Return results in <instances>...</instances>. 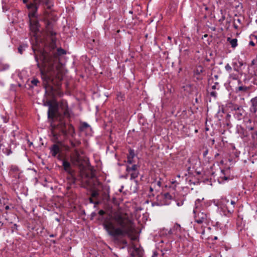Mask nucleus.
<instances>
[{"label": "nucleus", "mask_w": 257, "mask_h": 257, "mask_svg": "<svg viewBox=\"0 0 257 257\" xmlns=\"http://www.w3.org/2000/svg\"><path fill=\"white\" fill-rule=\"evenodd\" d=\"M103 226L115 242H120V238L126 236L133 240L137 238L134 222L127 214L122 212H114L110 219L104 221Z\"/></svg>", "instance_id": "nucleus-1"}, {"label": "nucleus", "mask_w": 257, "mask_h": 257, "mask_svg": "<svg viewBox=\"0 0 257 257\" xmlns=\"http://www.w3.org/2000/svg\"><path fill=\"white\" fill-rule=\"evenodd\" d=\"M57 54L56 53H48L46 51L43 50L40 52L39 59L42 62L40 64L39 61L38 57L35 55V60L37 62V67L39 68L42 77L46 81L50 79L48 73L53 70V65L56 59Z\"/></svg>", "instance_id": "nucleus-2"}, {"label": "nucleus", "mask_w": 257, "mask_h": 257, "mask_svg": "<svg viewBox=\"0 0 257 257\" xmlns=\"http://www.w3.org/2000/svg\"><path fill=\"white\" fill-rule=\"evenodd\" d=\"M63 166L64 170L70 175V177L71 178L74 183L79 181L84 188H87L91 186L90 179L93 178L94 176L92 173L89 174L84 172H81L79 175L77 177H76L74 175V171L71 168L70 163L69 162L64 160L63 161Z\"/></svg>", "instance_id": "nucleus-3"}, {"label": "nucleus", "mask_w": 257, "mask_h": 257, "mask_svg": "<svg viewBox=\"0 0 257 257\" xmlns=\"http://www.w3.org/2000/svg\"><path fill=\"white\" fill-rule=\"evenodd\" d=\"M52 126V134L56 139H58V137L60 136V134L58 133L57 131H59L64 136L69 135L73 137L75 133L73 126L71 124H67L61 117L59 118L58 123L54 124Z\"/></svg>", "instance_id": "nucleus-4"}, {"label": "nucleus", "mask_w": 257, "mask_h": 257, "mask_svg": "<svg viewBox=\"0 0 257 257\" xmlns=\"http://www.w3.org/2000/svg\"><path fill=\"white\" fill-rule=\"evenodd\" d=\"M27 8L30 10L28 16L29 17L30 28L34 33L39 31V24L36 19L37 7L33 4L27 5Z\"/></svg>", "instance_id": "nucleus-5"}, {"label": "nucleus", "mask_w": 257, "mask_h": 257, "mask_svg": "<svg viewBox=\"0 0 257 257\" xmlns=\"http://www.w3.org/2000/svg\"><path fill=\"white\" fill-rule=\"evenodd\" d=\"M195 221L198 224L207 223L209 222L208 215L206 212L198 210V208L193 209Z\"/></svg>", "instance_id": "nucleus-6"}, {"label": "nucleus", "mask_w": 257, "mask_h": 257, "mask_svg": "<svg viewBox=\"0 0 257 257\" xmlns=\"http://www.w3.org/2000/svg\"><path fill=\"white\" fill-rule=\"evenodd\" d=\"M140 166L138 165L134 164L132 166L127 165L126 167V176H130V180H133L136 179L139 175Z\"/></svg>", "instance_id": "nucleus-7"}, {"label": "nucleus", "mask_w": 257, "mask_h": 257, "mask_svg": "<svg viewBox=\"0 0 257 257\" xmlns=\"http://www.w3.org/2000/svg\"><path fill=\"white\" fill-rule=\"evenodd\" d=\"M59 104L56 100H54V104L50 106L48 111V118L51 119H58L60 117V114L58 111Z\"/></svg>", "instance_id": "nucleus-8"}, {"label": "nucleus", "mask_w": 257, "mask_h": 257, "mask_svg": "<svg viewBox=\"0 0 257 257\" xmlns=\"http://www.w3.org/2000/svg\"><path fill=\"white\" fill-rule=\"evenodd\" d=\"M71 161L74 165H79L82 162V158L77 149H75L71 156Z\"/></svg>", "instance_id": "nucleus-9"}, {"label": "nucleus", "mask_w": 257, "mask_h": 257, "mask_svg": "<svg viewBox=\"0 0 257 257\" xmlns=\"http://www.w3.org/2000/svg\"><path fill=\"white\" fill-rule=\"evenodd\" d=\"M182 227L178 223H176L172 228L170 229L168 231V234L175 235L177 237H180Z\"/></svg>", "instance_id": "nucleus-10"}, {"label": "nucleus", "mask_w": 257, "mask_h": 257, "mask_svg": "<svg viewBox=\"0 0 257 257\" xmlns=\"http://www.w3.org/2000/svg\"><path fill=\"white\" fill-rule=\"evenodd\" d=\"M59 107L61 108L63 111L64 115L67 117H69L70 114L69 112L68 104L66 100H62L60 103H58Z\"/></svg>", "instance_id": "nucleus-11"}, {"label": "nucleus", "mask_w": 257, "mask_h": 257, "mask_svg": "<svg viewBox=\"0 0 257 257\" xmlns=\"http://www.w3.org/2000/svg\"><path fill=\"white\" fill-rule=\"evenodd\" d=\"M250 111L252 113H256L257 112V96H255L250 100Z\"/></svg>", "instance_id": "nucleus-12"}, {"label": "nucleus", "mask_w": 257, "mask_h": 257, "mask_svg": "<svg viewBox=\"0 0 257 257\" xmlns=\"http://www.w3.org/2000/svg\"><path fill=\"white\" fill-rule=\"evenodd\" d=\"M46 29L47 33L48 35H50L52 37L55 36L56 35V33L53 31L52 24L51 22H47Z\"/></svg>", "instance_id": "nucleus-13"}, {"label": "nucleus", "mask_w": 257, "mask_h": 257, "mask_svg": "<svg viewBox=\"0 0 257 257\" xmlns=\"http://www.w3.org/2000/svg\"><path fill=\"white\" fill-rule=\"evenodd\" d=\"M60 152V149L58 145L54 144L51 148L52 155L55 157Z\"/></svg>", "instance_id": "nucleus-14"}, {"label": "nucleus", "mask_w": 257, "mask_h": 257, "mask_svg": "<svg viewBox=\"0 0 257 257\" xmlns=\"http://www.w3.org/2000/svg\"><path fill=\"white\" fill-rule=\"evenodd\" d=\"M250 89V87L240 85L236 88V92H242L244 93L247 92Z\"/></svg>", "instance_id": "nucleus-15"}, {"label": "nucleus", "mask_w": 257, "mask_h": 257, "mask_svg": "<svg viewBox=\"0 0 257 257\" xmlns=\"http://www.w3.org/2000/svg\"><path fill=\"white\" fill-rule=\"evenodd\" d=\"M227 41L229 42L231 47L233 48H235L237 45V39H231L230 38H227Z\"/></svg>", "instance_id": "nucleus-16"}, {"label": "nucleus", "mask_w": 257, "mask_h": 257, "mask_svg": "<svg viewBox=\"0 0 257 257\" xmlns=\"http://www.w3.org/2000/svg\"><path fill=\"white\" fill-rule=\"evenodd\" d=\"M222 205H224L225 206L226 210H227L228 212L229 213V208H230L231 206L230 205H228L229 203V201L228 199H223L221 201Z\"/></svg>", "instance_id": "nucleus-17"}, {"label": "nucleus", "mask_w": 257, "mask_h": 257, "mask_svg": "<svg viewBox=\"0 0 257 257\" xmlns=\"http://www.w3.org/2000/svg\"><path fill=\"white\" fill-rule=\"evenodd\" d=\"M9 65L5 63L2 61H0V71H4L9 68Z\"/></svg>", "instance_id": "nucleus-18"}, {"label": "nucleus", "mask_w": 257, "mask_h": 257, "mask_svg": "<svg viewBox=\"0 0 257 257\" xmlns=\"http://www.w3.org/2000/svg\"><path fill=\"white\" fill-rule=\"evenodd\" d=\"M204 70L202 66H198L196 67L194 70V73L196 75H200L201 73L204 72Z\"/></svg>", "instance_id": "nucleus-19"}, {"label": "nucleus", "mask_w": 257, "mask_h": 257, "mask_svg": "<svg viewBox=\"0 0 257 257\" xmlns=\"http://www.w3.org/2000/svg\"><path fill=\"white\" fill-rule=\"evenodd\" d=\"M235 204V202L233 200H231L230 202H229V203L228 205H230L231 207L229 208V213L230 214L234 212V205Z\"/></svg>", "instance_id": "nucleus-20"}, {"label": "nucleus", "mask_w": 257, "mask_h": 257, "mask_svg": "<svg viewBox=\"0 0 257 257\" xmlns=\"http://www.w3.org/2000/svg\"><path fill=\"white\" fill-rule=\"evenodd\" d=\"M229 78L232 80H238V75L237 74H235L234 73H231L229 74Z\"/></svg>", "instance_id": "nucleus-21"}, {"label": "nucleus", "mask_w": 257, "mask_h": 257, "mask_svg": "<svg viewBox=\"0 0 257 257\" xmlns=\"http://www.w3.org/2000/svg\"><path fill=\"white\" fill-rule=\"evenodd\" d=\"M33 3H31L30 4H33L38 8V5L42 2H46L48 0H32Z\"/></svg>", "instance_id": "nucleus-22"}, {"label": "nucleus", "mask_w": 257, "mask_h": 257, "mask_svg": "<svg viewBox=\"0 0 257 257\" xmlns=\"http://www.w3.org/2000/svg\"><path fill=\"white\" fill-rule=\"evenodd\" d=\"M135 154L134 150L132 149H129V153L127 155V157L134 159V158L135 157Z\"/></svg>", "instance_id": "nucleus-23"}, {"label": "nucleus", "mask_w": 257, "mask_h": 257, "mask_svg": "<svg viewBox=\"0 0 257 257\" xmlns=\"http://www.w3.org/2000/svg\"><path fill=\"white\" fill-rule=\"evenodd\" d=\"M200 200L198 199L195 201V207L194 209H197L198 208V210H201V205H200Z\"/></svg>", "instance_id": "nucleus-24"}, {"label": "nucleus", "mask_w": 257, "mask_h": 257, "mask_svg": "<svg viewBox=\"0 0 257 257\" xmlns=\"http://www.w3.org/2000/svg\"><path fill=\"white\" fill-rule=\"evenodd\" d=\"M80 144V141L71 142V145L73 148H76L79 146Z\"/></svg>", "instance_id": "nucleus-25"}, {"label": "nucleus", "mask_w": 257, "mask_h": 257, "mask_svg": "<svg viewBox=\"0 0 257 257\" xmlns=\"http://www.w3.org/2000/svg\"><path fill=\"white\" fill-rule=\"evenodd\" d=\"M211 88L213 90H215V89L219 90L220 88L219 83L215 82L214 85L212 86Z\"/></svg>", "instance_id": "nucleus-26"}, {"label": "nucleus", "mask_w": 257, "mask_h": 257, "mask_svg": "<svg viewBox=\"0 0 257 257\" xmlns=\"http://www.w3.org/2000/svg\"><path fill=\"white\" fill-rule=\"evenodd\" d=\"M88 127H89V125L88 123L86 122H83L81 124V129L83 130L88 128Z\"/></svg>", "instance_id": "nucleus-27"}, {"label": "nucleus", "mask_w": 257, "mask_h": 257, "mask_svg": "<svg viewBox=\"0 0 257 257\" xmlns=\"http://www.w3.org/2000/svg\"><path fill=\"white\" fill-rule=\"evenodd\" d=\"M57 51L59 55L65 54L66 53L65 51L61 48L58 49Z\"/></svg>", "instance_id": "nucleus-28"}, {"label": "nucleus", "mask_w": 257, "mask_h": 257, "mask_svg": "<svg viewBox=\"0 0 257 257\" xmlns=\"http://www.w3.org/2000/svg\"><path fill=\"white\" fill-rule=\"evenodd\" d=\"M39 82V80L36 79H34L31 81L32 84H33L35 86H37Z\"/></svg>", "instance_id": "nucleus-29"}, {"label": "nucleus", "mask_w": 257, "mask_h": 257, "mask_svg": "<svg viewBox=\"0 0 257 257\" xmlns=\"http://www.w3.org/2000/svg\"><path fill=\"white\" fill-rule=\"evenodd\" d=\"M225 69L227 71H230L232 70V68L229 64H227L225 65Z\"/></svg>", "instance_id": "nucleus-30"}, {"label": "nucleus", "mask_w": 257, "mask_h": 257, "mask_svg": "<svg viewBox=\"0 0 257 257\" xmlns=\"http://www.w3.org/2000/svg\"><path fill=\"white\" fill-rule=\"evenodd\" d=\"M133 159H134L133 158L127 157V163H128L130 165L132 164L133 163V162H134V160Z\"/></svg>", "instance_id": "nucleus-31"}, {"label": "nucleus", "mask_w": 257, "mask_h": 257, "mask_svg": "<svg viewBox=\"0 0 257 257\" xmlns=\"http://www.w3.org/2000/svg\"><path fill=\"white\" fill-rule=\"evenodd\" d=\"M53 104H54V100L47 101L46 104L45 105L48 106L49 108H50V106H52Z\"/></svg>", "instance_id": "nucleus-32"}, {"label": "nucleus", "mask_w": 257, "mask_h": 257, "mask_svg": "<svg viewBox=\"0 0 257 257\" xmlns=\"http://www.w3.org/2000/svg\"><path fill=\"white\" fill-rule=\"evenodd\" d=\"M210 95L215 98L217 96V93L214 91V90H213L210 92Z\"/></svg>", "instance_id": "nucleus-33"}, {"label": "nucleus", "mask_w": 257, "mask_h": 257, "mask_svg": "<svg viewBox=\"0 0 257 257\" xmlns=\"http://www.w3.org/2000/svg\"><path fill=\"white\" fill-rule=\"evenodd\" d=\"M4 152L6 153L7 155H9L12 153V151L11 150H9L8 149H6V150H3Z\"/></svg>", "instance_id": "nucleus-34"}, {"label": "nucleus", "mask_w": 257, "mask_h": 257, "mask_svg": "<svg viewBox=\"0 0 257 257\" xmlns=\"http://www.w3.org/2000/svg\"><path fill=\"white\" fill-rule=\"evenodd\" d=\"M11 170L14 172H16L18 171V168L16 166H12Z\"/></svg>", "instance_id": "nucleus-35"}, {"label": "nucleus", "mask_w": 257, "mask_h": 257, "mask_svg": "<svg viewBox=\"0 0 257 257\" xmlns=\"http://www.w3.org/2000/svg\"><path fill=\"white\" fill-rule=\"evenodd\" d=\"M233 109L234 110H238V111H239L240 109H242V108H241V106H239L236 105V106H235L234 107Z\"/></svg>", "instance_id": "nucleus-36"}, {"label": "nucleus", "mask_w": 257, "mask_h": 257, "mask_svg": "<svg viewBox=\"0 0 257 257\" xmlns=\"http://www.w3.org/2000/svg\"><path fill=\"white\" fill-rule=\"evenodd\" d=\"M23 47L22 46H20L19 48H18V51L19 52L22 54L23 53Z\"/></svg>", "instance_id": "nucleus-37"}, {"label": "nucleus", "mask_w": 257, "mask_h": 257, "mask_svg": "<svg viewBox=\"0 0 257 257\" xmlns=\"http://www.w3.org/2000/svg\"><path fill=\"white\" fill-rule=\"evenodd\" d=\"M98 214L100 215H104L105 214V211H103V210H100L99 211Z\"/></svg>", "instance_id": "nucleus-38"}, {"label": "nucleus", "mask_w": 257, "mask_h": 257, "mask_svg": "<svg viewBox=\"0 0 257 257\" xmlns=\"http://www.w3.org/2000/svg\"><path fill=\"white\" fill-rule=\"evenodd\" d=\"M208 153V149H206V150L205 151H204L203 152V156H204V157H205V156L207 155Z\"/></svg>", "instance_id": "nucleus-39"}, {"label": "nucleus", "mask_w": 257, "mask_h": 257, "mask_svg": "<svg viewBox=\"0 0 257 257\" xmlns=\"http://www.w3.org/2000/svg\"><path fill=\"white\" fill-rule=\"evenodd\" d=\"M135 253H133V254L132 255H134L135 253H139V249L138 248H135Z\"/></svg>", "instance_id": "nucleus-40"}, {"label": "nucleus", "mask_w": 257, "mask_h": 257, "mask_svg": "<svg viewBox=\"0 0 257 257\" xmlns=\"http://www.w3.org/2000/svg\"><path fill=\"white\" fill-rule=\"evenodd\" d=\"M183 204V201H181V202H178L177 203V205L178 206H180L181 205H182Z\"/></svg>", "instance_id": "nucleus-41"}, {"label": "nucleus", "mask_w": 257, "mask_h": 257, "mask_svg": "<svg viewBox=\"0 0 257 257\" xmlns=\"http://www.w3.org/2000/svg\"><path fill=\"white\" fill-rule=\"evenodd\" d=\"M249 45L252 46H254L255 45V44L252 41H250Z\"/></svg>", "instance_id": "nucleus-42"}, {"label": "nucleus", "mask_w": 257, "mask_h": 257, "mask_svg": "<svg viewBox=\"0 0 257 257\" xmlns=\"http://www.w3.org/2000/svg\"><path fill=\"white\" fill-rule=\"evenodd\" d=\"M256 60L255 59H253L251 61V65H254L255 63Z\"/></svg>", "instance_id": "nucleus-43"}, {"label": "nucleus", "mask_w": 257, "mask_h": 257, "mask_svg": "<svg viewBox=\"0 0 257 257\" xmlns=\"http://www.w3.org/2000/svg\"><path fill=\"white\" fill-rule=\"evenodd\" d=\"M97 194V193L96 192H94L92 193V196L94 197Z\"/></svg>", "instance_id": "nucleus-44"}, {"label": "nucleus", "mask_w": 257, "mask_h": 257, "mask_svg": "<svg viewBox=\"0 0 257 257\" xmlns=\"http://www.w3.org/2000/svg\"><path fill=\"white\" fill-rule=\"evenodd\" d=\"M10 209V207L8 205H7L5 206V209L6 210H9Z\"/></svg>", "instance_id": "nucleus-45"}, {"label": "nucleus", "mask_w": 257, "mask_h": 257, "mask_svg": "<svg viewBox=\"0 0 257 257\" xmlns=\"http://www.w3.org/2000/svg\"><path fill=\"white\" fill-rule=\"evenodd\" d=\"M157 256V253L156 252H154L153 257H156Z\"/></svg>", "instance_id": "nucleus-46"}, {"label": "nucleus", "mask_w": 257, "mask_h": 257, "mask_svg": "<svg viewBox=\"0 0 257 257\" xmlns=\"http://www.w3.org/2000/svg\"><path fill=\"white\" fill-rule=\"evenodd\" d=\"M239 66L241 67L243 65V63L241 61L239 62Z\"/></svg>", "instance_id": "nucleus-47"}, {"label": "nucleus", "mask_w": 257, "mask_h": 257, "mask_svg": "<svg viewBox=\"0 0 257 257\" xmlns=\"http://www.w3.org/2000/svg\"><path fill=\"white\" fill-rule=\"evenodd\" d=\"M23 2L24 3L26 4L27 3H28V0H23Z\"/></svg>", "instance_id": "nucleus-48"}, {"label": "nucleus", "mask_w": 257, "mask_h": 257, "mask_svg": "<svg viewBox=\"0 0 257 257\" xmlns=\"http://www.w3.org/2000/svg\"><path fill=\"white\" fill-rule=\"evenodd\" d=\"M157 184L159 186H161V183L160 181H158L157 182Z\"/></svg>", "instance_id": "nucleus-49"}, {"label": "nucleus", "mask_w": 257, "mask_h": 257, "mask_svg": "<svg viewBox=\"0 0 257 257\" xmlns=\"http://www.w3.org/2000/svg\"><path fill=\"white\" fill-rule=\"evenodd\" d=\"M237 115L239 117V116H241L242 115V114L240 112H238V113H237Z\"/></svg>", "instance_id": "nucleus-50"}, {"label": "nucleus", "mask_w": 257, "mask_h": 257, "mask_svg": "<svg viewBox=\"0 0 257 257\" xmlns=\"http://www.w3.org/2000/svg\"><path fill=\"white\" fill-rule=\"evenodd\" d=\"M223 178L224 180H228V177H225V176L223 177Z\"/></svg>", "instance_id": "nucleus-51"}, {"label": "nucleus", "mask_w": 257, "mask_h": 257, "mask_svg": "<svg viewBox=\"0 0 257 257\" xmlns=\"http://www.w3.org/2000/svg\"><path fill=\"white\" fill-rule=\"evenodd\" d=\"M122 243L123 244H126L127 243V242L125 240H122Z\"/></svg>", "instance_id": "nucleus-52"}, {"label": "nucleus", "mask_w": 257, "mask_h": 257, "mask_svg": "<svg viewBox=\"0 0 257 257\" xmlns=\"http://www.w3.org/2000/svg\"><path fill=\"white\" fill-rule=\"evenodd\" d=\"M3 223L1 221H0V228L3 226Z\"/></svg>", "instance_id": "nucleus-53"}, {"label": "nucleus", "mask_w": 257, "mask_h": 257, "mask_svg": "<svg viewBox=\"0 0 257 257\" xmlns=\"http://www.w3.org/2000/svg\"><path fill=\"white\" fill-rule=\"evenodd\" d=\"M168 196H170L169 194V193H166V194H165V196H166V197H168Z\"/></svg>", "instance_id": "nucleus-54"}, {"label": "nucleus", "mask_w": 257, "mask_h": 257, "mask_svg": "<svg viewBox=\"0 0 257 257\" xmlns=\"http://www.w3.org/2000/svg\"><path fill=\"white\" fill-rule=\"evenodd\" d=\"M54 236H54V235H53V234H51V235H50V237H54Z\"/></svg>", "instance_id": "nucleus-55"}, {"label": "nucleus", "mask_w": 257, "mask_h": 257, "mask_svg": "<svg viewBox=\"0 0 257 257\" xmlns=\"http://www.w3.org/2000/svg\"><path fill=\"white\" fill-rule=\"evenodd\" d=\"M253 130V127H250L249 128V130Z\"/></svg>", "instance_id": "nucleus-56"}, {"label": "nucleus", "mask_w": 257, "mask_h": 257, "mask_svg": "<svg viewBox=\"0 0 257 257\" xmlns=\"http://www.w3.org/2000/svg\"><path fill=\"white\" fill-rule=\"evenodd\" d=\"M238 84H240L241 83V81H240V80H239L238 81Z\"/></svg>", "instance_id": "nucleus-57"}, {"label": "nucleus", "mask_w": 257, "mask_h": 257, "mask_svg": "<svg viewBox=\"0 0 257 257\" xmlns=\"http://www.w3.org/2000/svg\"><path fill=\"white\" fill-rule=\"evenodd\" d=\"M221 173L224 174V170H221Z\"/></svg>", "instance_id": "nucleus-58"}, {"label": "nucleus", "mask_w": 257, "mask_h": 257, "mask_svg": "<svg viewBox=\"0 0 257 257\" xmlns=\"http://www.w3.org/2000/svg\"><path fill=\"white\" fill-rule=\"evenodd\" d=\"M214 240L217 239V237L216 236H215L214 238Z\"/></svg>", "instance_id": "nucleus-59"}, {"label": "nucleus", "mask_w": 257, "mask_h": 257, "mask_svg": "<svg viewBox=\"0 0 257 257\" xmlns=\"http://www.w3.org/2000/svg\"><path fill=\"white\" fill-rule=\"evenodd\" d=\"M234 70L235 71H237V72H238V69H236V68H234Z\"/></svg>", "instance_id": "nucleus-60"}, {"label": "nucleus", "mask_w": 257, "mask_h": 257, "mask_svg": "<svg viewBox=\"0 0 257 257\" xmlns=\"http://www.w3.org/2000/svg\"><path fill=\"white\" fill-rule=\"evenodd\" d=\"M153 190V188L152 187H150V191H152Z\"/></svg>", "instance_id": "nucleus-61"}, {"label": "nucleus", "mask_w": 257, "mask_h": 257, "mask_svg": "<svg viewBox=\"0 0 257 257\" xmlns=\"http://www.w3.org/2000/svg\"><path fill=\"white\" fill-rule=\"evenodd\" d=\"M204 232H205L204 230H203L202 232V234H204Z\"/></svg>", "instance_id": "nucleus-62"}, {"label": "nucleus", "mask_w": 257, "mask_h": 257, "mask_svg": "<svg viewBox=\"0 0 257 257\" xmlns=\"http://www.w3.org/2000/svg\"><path fill=\"white\" fill-rule=\"evenodd\" d=\"M168 39H171V38H170V37H168Z\"/></svg>", "instance_id": "nucleus-63"}]
</instances>
